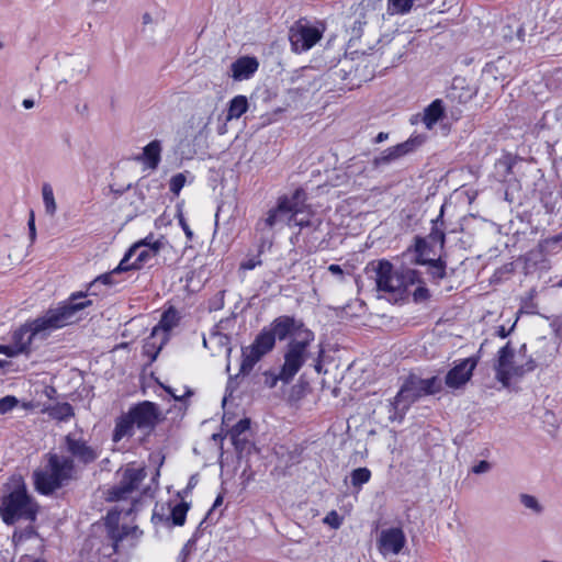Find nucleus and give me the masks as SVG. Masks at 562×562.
Instances as JSON below:
<instances>
[{"instance_id": "40", "label": "nucleus", "mask_w": 562, "mask_h": 562, "mask_svg": "<svg viewBox=\"0 0 562 562\" xmlns=\"http://www.w3.org/2000/svg\"><path fill=\"white\" fill-rule=\"evenodd\" d=\"M260 265H261V259H260V254H258L256 256H251V257L245 259L240 263V269H243V270H252L256 267H259Z\"/></svg>"}, {"instance_id": "26", "label": "nucleus", "mask_w": 562, "mask_h": 562, "mask_svg": "<svg viewBox=\"0 0 562 562\" xmlns=\"http://www.w3.org/2000/svg\"><path fill=\"white\" fill-rule=\"evenodd\" d=\"M248 110V101L245 95L234 97L228 104L226 121L237 120Z\"/></svg>"}, {"instance_id": "7", "label": "nucleus", "mask_w": 562, "mask_h": 562, "mask_svg": "<svg viewBox=\"0 0 562 562\" xmlns=\"http://www.w3.org/2000/svg\"><path fill=\"white\" fill-rule=\"evenodd\" d=\"M532 369V361L526 357L522 348L515 350L506 345L499 349L495 370L497 380L504 386H507L512 379L519 378Z\"/></svg>"}, {"instance_id": "12", "label": "nucleus", "mask_w": 562, "mask_h": 562, "mask_svg": "<svg viewBox=\"0 0 562 562\" xmlns=\"http://www.w3.org/2000/svg\"><path fill=\"white\" fill-rule=\"evenodd\" d=\"M65 448L72 461L77 460L83 464L94 462L101 454L99 447L90 445L77 432H70L65 437Z\"/></svg>"}, {"instance_id": "56", "label": "nucleus", "mask_w": 562, "mask_h": 562, "mask_svg": "<svg viewBox=\"0 0 562 562\" xmlns=\"http://www.w3.org/2000/svg\"><path fill=\"white\" fill-rule=\"evenodd\" d=\"M23 407H24L25 409H27V408H30V407H31V404H30V403H24V404H23Z\"/></svg>"}, {"instance_id": "39", "label": "nucleus", "mask_w": 562, "mask_h": 562, "mask_svg": "<svg viewBox=\"0 0 562 562\" xmlns=\"http://www.w3.org/2000/svg\"><path fill=\"white\" fill-rule=\"evenodd\" d=\"M323 521H324V524L330 526L334 529H338L342 522L340 516L335 510L329 512L325 516Z\"/></svg>"}, {"instance_id": "52", "label": "nucleus", "mask_w": 562, "mask_h": 562, "mask_svg": "<svg viewBox=\"0 0 562 562\" xmlns=\"http://www.w3.org/2000/svg\"><path fill=\"white\" fill-rule=\"evenodd\" d=\"M55 392H56V391H55V389H53V387H46V389H45V394H46V396H48V397H52V396H53V394H54Z\"/></svg>"}, {"instance_id": "31", "label": "nucleus", "mask_w": 562, "mask_h": 562, "mask_svg": "<svg viewBox=\"0 0 562 562\" xmlns=\"http://www.w3.org/2000/svg\"><path fill=\"white\" fill-rule=\"evenodd\" d=\"M189 510V504L181 502L171 508L170 518L172 525L183 526L186 522L187 513Z\"/></svg>"}, {"instance_id": "47", "label": "nucleus", "mask_w": 562, "mask_h": 562, "mask_svg": "<svg viewBox=\"0 0 562 562\" xmlns=\"http://www.w3.org/2000/svg\"><path fill=\"white\" fill-rule=\"evenodd\" d=\"M389 137V134L387 133H384V132H380L376 137H375V143H382L384 140H386Z\"/></svg>"}, {"instance_id": "24", "label": "nucleus", "mask_w": 562, "mask_h": 562, "mask_svg": "<svg viewBox=\"0 0 562 562\" xmlns=\"http://www.w3.org/2000/svg\"><path fill=\"white\" fill-rule=\"evenodd\" d=\"M321 224V220L318 217H314L310 211H304L297 209L294 204L293 216H292V226L303 227H317Z\"/></svg>"}, {"instance_id": "23", "label": "nucleus", "mask_w": 562, "mask_h": 562, "mask_svg": "<svg viewBox=\"0 0 562 562\" xmlns=\"http://www.w3.org/2000/svg\"><path fill=\"white\" fill-rule=\"evenodd\" d=\"M443 115V104L440 99L434 100L423 114V123L428 130H431Z\"/></svg>"}, {"instance_id": "10", "label": "nucleus", "mask_w": 562, "mask_h": 562, "mask_svg": "<svg viewBox=\"0 0 562 562\" xmlns=\"http://www.w3.org/2000/svg\"><path fill=\"white\" fill-rule=\"evenodd\" d=\"M277 318L269 328H263L255 341L243 351V368H252L266 353L274 347L278 334L276 331Z\"/></svg>"}, {"instance_id": "51", "label": "nucleus", "mask_w": 562, "mask_h": 562, "mask_svg": "<svg viewBox=\"0 0 562 562\" xmlns=\"http://www.w3.org/2000/svg\"><path fill=\"white\" fill-rule=\"evenodd\" d=\"M278 380H281V379L279 378V374H278V375L272 376V379L270 380V382H269V381H267V383H269V386H270V387H273V386L276 385V383H277V381H278Z\"/></svg>"}, {"instance_id": "41", "label": "nucleus", "mask_w": 562, "mask_h": 562, "mask_svg": "<svg viewBox=\"0 0 562 562\" xmlns=\"http://www.w3.org/2000/svg\"><path fill=\"white\" fill-rule=\"evenodd\" d=\"M491 470L490 462L482 460L472 468V472L475 474L487 473Z\"/></svg>"}, {"instance_id": "30", "label": "nucleus", "mask_w": 562, "mask_h": 562, "mask_svg": "<svg viewBox=\"0 0 562 562\" xmlns=\"http://www.w3.org/2000/svg\"><path fill=\"white\" fill-rule=\"evenodd\" d=\"M414 4V0H387V12L391 14H406Z\"/></svg>"}, {"instance_id": "46", "label": "nucleus", "mask_w": 562, "mask_h": 562, "mask_svg": "<svg viewBox=\"0 0 562 562\" xmlns=\"http://www.w3.org/2000/svg\"><path fill=\"white\" fill-rule=\"evenodd\" d=\"M426 296H427V290L424 288L419 286L414 292L415 300H422V299H425Z\"/></svg>"}, {"instance_id": "29", "label": "nucleus", "mask_w": 562, "mask_h": 562, "mask_svg": "<svg viewBox=\"0 0 562 562\" xmlns=\"http://www.w3.org/2000/svg\"><path fill=\"white\" fill-rule=\"evenodd\" d=\"M42 196L46 214L54 216L57 211V204L55 201L53 188L49 183L43 184Z\"/></svg>"}, {"instance_id": "9", "label": "nucleus", "mask_w": 562, "mask_h": 562, "mask_svg": "<svg viewBox=\"0 0 562 562\" xmlns=\"http://www.w3.org/2000/svg\"><path fill=\"white\" fill-rule=\"evenodd\" d=\"M323 37V30L306 20L296 21L289 31L291 48L301 54L310 50Z\"/></svg>"}, {"instance_id": "14", "label": "nucleus", "mask_w": 562, "mask_h": 562, "mask_svg": "<svg viewBox=\"0 0 562 562\" xmlns=\"http://www.w3.org/2000/svg\"><path fill=\"white\" fill-rule=\"evenodd\" d=\"M128 415L135 427L143 432H149L158 420V411L155 404L144 402L130 409Z\"/></svg>"}, {"instance_id": "58", "label": "nucleus", "mask_w": 562, "mask_h": 562, "mask_svg": "<svg viewBox=\"0 0 562 562\" xmlns=\"http://www.w3.org/2000/svg\"><path fill=\"white\" fill-rule=\"evenodd\" d=\"M560 285L562 286V281L560 282Z\"/></svg>"}, {"instance_id": "25", "label": "nucleus", "mask_w": 562, "mask_h": 562, "mask_svg": "<svg viewBox=\"0 0 562 562\" xmlns=\"http://www.w3.org/2000/svg\"><path fill=\"white\" fill-rule=\"evenodd\" d=\"M416 387L419 390L422 396L435 394L440 391L441 383L436 376L429 379H420L416 375L411 376Z\"/></svg>"}, {"instance_id": "43", "label": "nucleus", "mask_w": 562, "mask_h": 562, "mask_svg": "<svg viewBox=\"0 0 562 562\" xmlns=\"http://www.w3.org/2000/svg\"><path fill=\"white\" fill-rule=\"evenodd\" d=\"M431 273L434 277L442 279L445 277V267L440 261H435L431 265Z\"/></svg>"}, {"instance_id": "22", "label": "nucleus", "mask_w": 562, "mask_h": 562, "mask_svg": "<svg viewBox=\"0 0 562 562\" xmlns=\"http://www.w3.org/2000/svg\"><path fill=\"white\" fill-rule=\"evenodd\" d=\"M135 425L131 419L128 413L120 416L116 419L115 428L113 431V441L119 442L124 438H130L134 435Z\"/></svg>"}, {"instance_id": "17", "label": "nucleus", "mask_w": 562, "mask_h": 562, "mask_svg": "<svg viewBox=\"0 0 562 562\" xmlns=\"http://www.w3.org/2000/svg\"><path fill=\"white\" fill-rule=\"evenodd\" d=\"M476 367V360L467 358L456 364L446 375V384L451 389H458L465 384L472 376Z\"/></svg>"}, {"instance_id": "35", "label": "nucleus", "mask_w": 562, "mask_h": 562, "mask_svg": "<svg viewBox=\"0 0 562 562\" xmlns=\"http://www.w3.org/2000/svg\"><path fill=\"white\" fill-rule=\"evenodd\" d=\"M162 346H160V337L156 339H151V336L146 340L144 345V352L151 358V360H155L159 350Z\"/></svg>"}, {"instance_id": "19", "label": "nucleus", "mask_w": 562, "mask_h": 562, "mask_svg": "<svg viewBox=\"0 0 562 562\" xmlns=\"http://www.w3.org/2000/svg\"><path fill=\"white\" fill-rule=\"evenodd\" d=\"M178 315L175 310L165 312L159 323L151 330V339L160 337V346L168 340V333L177 325Z\"/></svg>"}, {"instance_id": "48", "label": "nucleus", "mask_w": 562, "mask_h": 562, "mask_svg": "<svg viewBox=\"0 0 562 562\" xmlns=\"http://www.w3.org/2000/svg\"><path fill=\"white\" fill-rule=\"evenodd\" d=\"M29 227H30L31 236H32V238H34L35 237V223H34L33 215L31 216V218L29 221Z\"/></svg>"}, {"instance_id": "6", "label": "nucleus", "mask_w": 562, "mask_h": 562, "mask_svg": "<svg viewBox=\"0 0 562 562\" xmlns=\"http://www.w3.org/2000/svg\"><path fill=\"white\" fill-rule=\"evenodd\" d=\"M171 248L166 237L156 238L153 234L135 243L119 263V269L138 270L147 265L161 252Z\"/></svg>"}, {"instance_id": "21", "label": "nucleus", "mask_w": 562, "mask_h": 562, "mask_svg": "<svg viewBox=\"0 0 562 562\" xmlns=\"http://www.w3.org/2000/svg\"><path fill=\"white\" fill-rule=\"evenodd\" d=\"M161 158V143L158 139H154L143 148L140 160L144 162L146 168L151 170L157 169Z\"/></svg>"}, {"instance_id": "5", "label": "nucleus", "mask_w": 562, "mask_h": 562, "mask_svg": "<svg viewBox=\"0 0 562 562\" xmlns=\"http://www.w3.org/2000/svg\"><path fill=\"white\" fill-rule=\"evenodd\" d=\"M74 461L69 457L52 453L43 469L34 472L36 490L42 494H50L70 480Z\"/></svg>"}, {"instance_id": "55", "label": "nucleus", "mask_w": 562, "mask_h": 562, "mask_svg": "<svg viewBox=\"0 0 562 562\" xmlns=\"http://www.w3.org/2000/svg\"><path fill=\"white\" fill-rule=\"evenodd\" d=\"M558 115L560 119H562V106L558 110Z\"/></svg>"}, {"instance_id": "38", "label": "nucleus", "mask_w": 562, "mask_h": 562, "mask_svg": "<svg viewBox=\"0 0 562 562\" xmlns=\"http://www.w3.org/2000/svg\"><path fill=\"white\" fill-rule=\"evenodd\" d=\"M210 117L192 116V122L195 123V130L199 136H205V131L210 124Z\"/></svg>"}, {"instance_id": "44", "label": "nucleus", "mask_w": 562, "mask_h": 562, "mask_svg": "<svg viewBox=\"0 0 562 562\" xmlns=\"http://www.w3.org/2000/svg\"><path fill=\"white\" fill-rule=\"evenodd\" d=\"M328 271L339 280L344 279V270L339 265H330Z\"/></svg>"}, {"instance_id": "33", "label": "nucleus", "mask_w": 562, "mask_h": 562, "mask_svg": "<svg viewBox=\"0 0 562 562\" xmlns=\"http://www.w3.org/2000/svg\"><path fill=\"white\" fill-rule=\"evenodd\" d=\"M519 501L525 508L530 509L532 513H535L537 515H539L543 512L542 504L533 495L522 493L519 495Z\"/></svg>"}, {"instance_id": "2", "label": "nucleus", "mask_w": 562, "mask_h": 562, "mask_svg": "<svg viewBox=\"0 0 562 562\" xmlns=\"http://www.w3.org/2000/svg\"><path fill=\"white\" fill-rule=\"evenodd\" d=\"M276 331L279 340L289 338L284 351V363L279 372L283 382H290L308 358V347L314 341V333L304 323L292 316L277 317Z\"/></svg>"}, {"instance_id": "1", "label": "nucleus", "mask_w": 562, "mask_h": 562, "mask_svg": "<svg viewBox=\"0 0 562 562\" xmlns=\"http://www.w3.org/2000/svg\"><path fill=\"white\" fill-rule=\"evenodd\" d=\"M85 299L86 294L83 292L71 294L66 302L55 308H49L44 315L16 330L14 333V345H0V353L7 357H14L24 352L33 338H45L54 330L80 321L82 318V311L92 303L90 300ZM5 364L4 360H0V369Z\"/></svg>"}, {"instance_id": "53", "label": "nucleus", "mask_w": 562, "mask_h": 562, "mask_svg": "<svg viewBox=\"0 0 562 562\" xmlns=\"http://www.w3.org/2000/svg\"><path fill=\"white\" fill-rule=\"evenodd\" d=\"M223 502V497L221 495H218L213 504L214 507L221 505Z\"/></svg>"}, {"instance_id": "54", "label": "nucleus", "mask_w": 562, "mask_h": 562, "mask_svg": "<svg viewBox=\"0 0 562 562\" xmlns=\"http://www.w3.org/2000/svg\"><path fill=\"white\" fill-rule=\"evenodd\" d=\"M85 72H86L85 66H83V65H81V68L79 69V74H80V75H82V74H85Z\"/></svg>"}, {"instance_id": "8", "label": "nucleus", "mask_w": 562, "mask_h": 562, "mask_svg": "<svg viewBox=\"0 0 562 562\" xmlns=\"http://www.w3.org/2000/svg\"><path fill=\"white\" fill-rule=\"evenodd\" d=\"M119 482L109 492L110 501L133 499L134 494L137 493L138 487L146 476V472L140 467L127 464L125 468L117 471Z\"/></svg>"}, {"instance_id": "18", "label": "nucleus", "mask_w": 562, "mask_h": 562, "mask_svg": "<svg viewBox=\"0 0 562 562\" xmlns=\"http://www.w3.org/2000/svg\"><path fill=\"white\" fill-rule=\"evenodd\" d=\"M259 67L257 58L244 56L234 61L231 66L232 77L236 81L249 79Z\"/></svg>"}, {"instance_id": "34", "label": "nucleus", "mask_w": 562, "mask_h": 562, "mask_svg": "<svg viewBox=\"0 0 562 562\" xmlns=\"http://www.w3.org/2000/svg\"><path fill=\"white\" fill-rule=\"evenodd\" d=\"M371 477V471L368 468H358L351 472V484L356 487H361L368 483Z\"/></svg>"}, {"instance_id": "37", "label": "nucleus", "mask_w": 562, "mask_h": 562, "mask_svg": "<svg viewBox=\"0 0 562 562\" xmlns=\"http://www.w3.org/2000/svg\"><path fill=\"white\" fill-rule=\"evenodd\" d=\"M250 427V420L248 418L240 419L232 429L231 436L235 440L241 434L246 432Z\"/></svg>"}, {"instance_id": "57", "label": "nucleus", "mask_w": 562, "mask_h": 562, "mask_svg": "<svg viewBox=\"0 0 562 562\" xmlns=\"http://www.w3.org/2000/svg\"><path fill=\"white\" fill-rule=\"evenodd\" d=\"M3 47H4V44H3V42L0 41V49H3Z\"/></svg>"}, {"instance_id": "4", "label": "nucleus", "mask_w": 562, "mask_h": 562, "mask_svg": "<svg viewBox=\"0 0 562 562\" xmlns=\"http://www.w3.org/2000/svg\"><path fill=\"white\" fill-rule=\"evenodd\" d=\"M366 270L374 279L376 290L384 293L402 294L418 281L417 271L409 268L394 269L386 259L371 261Z\"/></svg>"}, {"instance_id": "3", "label": "nucleus", "mask_w": 562, "mask_h": 562, "mask_svg": "<svg viewBox=\"0 0 562 562\" xmlns=\"http://www.w3.org/2000/svg\"><path fill=\"white\" fill-rule=\"evenodd\" d=\"M5 493L0 499V516L7 525L20 519L34 520L37 505L27 494L21 476H12L5 485Z\"/></svg>"}, {"instance_id": "11", "label": "nucleus", "mask_w": 562, "mask_h": 562, "mask_svg": "<svg viewBox=\"0 0 562 562\" xmlns=\"http://www.w3.org/2000/svg\"><path fill=\"white\" fill-rule=\"evenodd\" d=\"M419 397H422V394L409 376L401 386L396 396L389 402V419L401 422L411 405Z\"/></svg>"}, {"instance_id": "45", "label": "nucleus", "mask_w": 562, "mask_h": 562, "mask_svg": "<svg viewBox=\"0 0 562 562\" xmlns=\"http://www.w3.org/2000/svg\"><path fill=\"white\" fill-rule=\"evenodd\" d=\"M168 393L175 398V400H181L187 395H190L191 392L187 389L183 390L182 393H178L177 391H173L172 389H167Z\"/></svg>"}, {"instance_id": "32", "label": "nucleus", "mask_w": 562, "mask_h": 562, "mask_svg": "<svg viewBox=\"0 0 562 562\" xmlns=\"http://www.w3.org/2000/svg\"><path fill=\"white\" fill-rule=\"evenodd\" d=\"M123 271H128L127 269H119V266L113 269L112 271L108 272V273H104V274H101L99 276L98 278H95L91 283H90V289L97 286L99 283H102L104 285H113V284H116L119 281L115 279V277L123 272Z\"/></svg>"}, {"instance_id": "42", "label": "nucleus", "mask_w": 562, "mask_h": 562, "mask_svg": "<svg viewBox=\"0 0 562 562\" xmlns=\"http://www.w3.org/2000/svg\"><path fill=\"white\" fill-rule=\"evenodd\" d=\"M178 220H179V225L181 226V228L183 229L187 238L189 240H191L193 238V232L192 229L190 228L189 224L187 223L184 216L182 214H179L178 216Z\"/></svg>"}, {"instance_id": "15", "label": "nucleus", "mask_w": 562, "mask_h": 562, "mask_svg": "<svg viewBox=\"0 0 562 562\" xmlns=\"http://www.w3.org/2000/svg\"><path fill=\"white\" fill-rule=\"evenodd\" d=\"M294 202L288 198L280 199L277 207L268 212L263 220L265 226L268 228H282L292 226Z\"/></svg>"}, {"instance_id": "50", "label": "nucleus", "mask_w": 562, "mask_h": 562, "mask_svg": "<svg viewBox=\"0 0 562 562\" xmlns=\"http://www.w3.org/2000/svg\"><path fill=\"white\" fill-rule=\"evenodd\" d=\"M142 20H143V24H145V25L154 22L153 16L149 13L143 14Z\"/></svg>"}, {"instance_id": "20", "label": "nucleus", "mask_w": 562, "mask_h": 562, "mask_svg": "<svg viewBox=\"0 0 562 562\" xmlns=\"http://www.w3.org/2000/svg\"><path fill=\"white\" fill-rule=\"evenodd\" d=\"M508 69V61L506 58L501 57L497 60L487 64L483 69V80L486 82L494 81L503 86V81L508 77L506 70Z\"/></svg>"}, {"instance_id": "13", "label": "nucleus", "mask_w": 562, "mask_h": 562, "mask_svg": "<svg viewBox=\"0 0 562 562\" xmlns=\"http://www.w3.org/2000/svg\"><path fill=\"white\" fill-rule=\"evenodd\" d=\"M406 543V537L401 528L383 529L378 539V549L383 557L397 555Z\"/></svg>"}, {"instance_id": "28", "label": "nucleus", "mask_w": 562, "mask_h": 562, "mask_svg": "<svg viewBox=\"0 0 562 562\" xmlns=\"http://www.w3.org/2000/svg\"><path fill=\"white\" fill-rule=\"evenodd\" d=\"M194 181V176L186 170L183 172L176 173L169 180V190L172 194L178 196L186 184H191Z\"/></svg>"}, {"instance_id": "16", "label": "nucleus", "mask_w": 562, "mask_h": 562, "mask_svg": "<svg viewBox=\"0 0 562 562\" xmlns=\"http://www.w3.org/2000/svg\"><path fill=\"white\" fill-rule=\"evenodd\" d=\"M422 143L423 139L419 136L411 137L404 143L397 144L396 146H392L383 150L380 156L375 157L374 164L376 166H380L397 160L401 157L407 155L408 153H412Z\"/></svg>"}, {"instance_id": "49", "label": "nucleus", "mask_w": 562, "mask_h": 562, "mask_svg": "<svg viewBox=\"0 0 562 562\" xmlns=\"http://www.w3.org/2000/svg\"><path fill=\"white\" fill-rule=\"evenodd\" d=\"M34 100L32 99H24L23 102H22V105L24 109H32L34 106Z\"/></svg>"}, {"instance_id": "36", "label": "nucleus", "mask_w": 562, "mask_h": 562, "mask_svg": "<svg viewBox=\"0 0 562 562\" xmlns=\"http://www.w3.org/2000/svg\"><path fill=\"white\" fill-rule=\"evenodd\" d=\"M19 404V400L13 395H7L0 398V415L11 412Z\"/></svg>"}, {"instance_id": "27", "label": "nucleus", "mask_w": 562, "mask_h": 562, "mask_svg": "<svg viewBox=\"0 0 562 562\" xmlns=\"http://www.w3.org/2000/svg\"><path fill=\"white\" fill-rule=\"evenodd\" d=\"M45 412L54 419L69 420L74 417V408L69 403H56L45 408Z\"/></svg>"}]
</instances>
